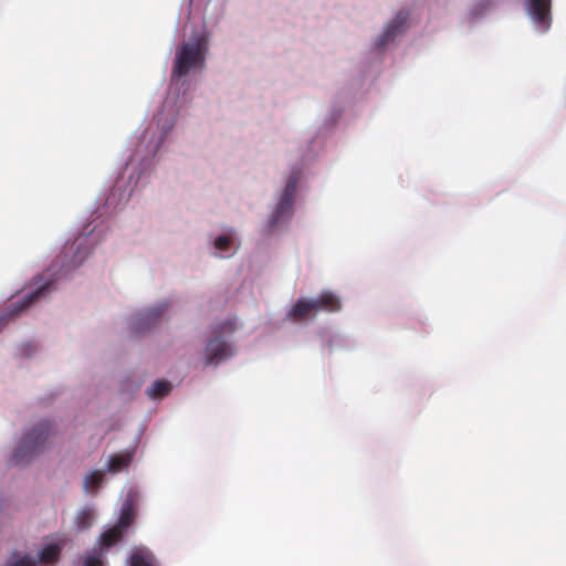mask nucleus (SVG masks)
I'll return each mask as SVG.
<instances>
[{
	"label": "nucleus",
	"instance_id": "ddd939ff",
	"mask_svg": "<svg viewBox=\"0 0 566 566\" xmlns=\"http://www.w3.org/2000/svg\"><path fill=\"white\" fill-rule=\"evenodd\" d=\"M129 566H156L155 556L148 549H138L129 556Z\"/></svg>",
	"mask_w": 566,
	"mask_h": 566
},
{
	"label": "nucleus",
	"instance_id": "4468645a",
	"mask_svg": "<svg viewBox=\"0 0 566 566\" xmlns=\"http://www.w3.org/2000/svg\"><path fill=\"white\" fill-rule=\"evenodd\" d=\"M132 461L130 453L115 454L111 457L107 463V471L111 473H117L128 468Z\"/></svg>",
	"mask_w": 566,
	"mask_h": 566
},
{
	"label": "nucleus",
	"instance_id": "f8f14e48",
	"mask_svg": "<svg viewBox=\"0 0 566 566\" xmlns=\"http://www.w3.org/2000/svg\"><path fill=\"white\" fill-rule=\"evenodd\" d=\"M65 538H60L57 542L50 543L43 546L39 552V560L44 564H53L60 559L61 552L65 546Z\"/></svg>",
	"mask_w": 566,
	"mask_h": 566
},
{
	"label": "nucleus",
	"instance_id": "9d476101",
	"mask_svg": "<svg viewBox=\"0 0 566 566\" xmlns=\"http://www.w3.org/2000/svg\"><path fill=\"white\" fill-rule=\"evenodd\" d=\"M551 0H528V13L534 22L548 29L551 24Z\"/></svg>",
	"mask_w": 566,
	"mask_h": 566
},
{
	"label": "nucleus",
	"instance_id": "9b49d317",
	"mask_svg": "<svg viewBox=\"0 0 566 566\" xmlns=\"http://www.w3.org/2000/svg\"><path fill=\"white\" fill-rule=\"evenodd\" d=\"M407 17L408 15L405 12H399L396 15V18L388 24L385 32L380 36V39L377 43L378 48L382 49L388 43H390L397 36V34H399L401 32V28H402L403 23L406 22Z\"/></svg>",
	"mask_w": 566,
	"mask_h": 566
},
{
	"label": "nucleus",
	"instance_id": "f257e3e1",
	"mask_svg": "<svg viewBox=\"0 0 566 566\" xmlns=\"http://www.w3.org/2000/svg\"><path fill=\"white\" fill-rule=\"evenodd\" d=\"M136 520V510L130 501L123 503L119 517L114 526L103 532L98 538L99 548L85 557L83 566H104L103 549L120 542Z\"/></svg>",
	"mask_w": 566,
	"mask_h": 566
},
{
	"label": "nucleus",
	"instance_id": "20e7f679",
	"mask_svg": "<svg viewBox=\"0 0 566 566\" xmlns=\"http://www.w3.org/2000/svg\"><path fill=\"white\" fill-rule=\"evenodd\" d=\"M235 324L228 319L213 329V336L206 347V365H218L220 361L231 357L233 349L231 345L222 339V333H233Z\"/></svg>",
	"mask_w": 566,
	"mask_h": 566
},
{
	"label": "nucleus",
	"instance_id": "2eb2a0df",
	"mask_svg": "<svg viewBox=\"0 0 566 566\" xmlns=\"http://www.w3.org/2000/svg\"><path fill=\"white\" fill-rule=\"evenodd\" d=\"M171 390V384L167 380H156L148 389L147 395L151 399L166 397Z\"/></svg>",
	"mask_w": 566,
	"mask_h": 566
},
{
	"label": "nucleus",
	"instance_id": "dca6fc26",
	"mask_svg": "<svg viewBox=\"0 0 566 566\" xmlns=\"http://www.w3.org/2000/svg\"><path fill=\"white\" fill-rule=\"evenodd\" d=\"M103 481L104 473L102 471H91L84 478L83 488L85 491L96 490L102 485Z\"/></svg>",
	"mask_w": 566,
	"mask_h": 566
},
{
	"label": "nucleus",
	"instance_id": "0eeeda50",
	"mask_svg": "<svg viewBox=\"0 0 566 566\" xmlns=\"http://www.w3.org/2000/svg\"><path fill=\"white\" fill-rule=\"evenodd\" d=\"M87 242L88 234H80L78 237H76L73 243L69 248H65L63 258L66 259L67 254L72 253L70 261L65 263L62 260L61 266L65 268L66 270L80 266L92 251V248L88 247Z\"/></svg>",
	"mask_w": 566,
	"mask_h": 566
},
{
	"label": "nucleus",
	"instance_id": "f3484780",
	"mask_svg": "<svg viewBox=\"0 0 566 566\" xmlns=\"http://www.w3.org/2000/svg\"><path fill=\"white\" fill-rule=\"evenodd\" d=\"M93 513L91 510H83L76 516V525L80 530L88 528L92 525Z\"/></svg>",
	"mask_w": 566,
	"mask_h": 566
},
{
	"label": "nucleus",
	"instance_id": "39448f33",
	"mask_svg": "<svg viewBox=\"0 0 566 566\" xmlns=\"http://www.w3.org/2000/svg\"><path fill=\"white\" fill-rule=\"evenodd\" d=\"M301 178L300 170H293L285 184L283 193L269 219V228L272 229L281 222L287 221L293 214V203L297 184Z\"/></svg>",
	"mask_w": 566,
	"mask_h": 566
},
{
	"label": "nucleus",
	"instance_id": "6ab92c4d",
	"mask_svg": "<svg viewBox=\"0 0 566 566\" xmlns=\"http://www.w3.org/2000/svg\"><path fill=\"white\" fill-rule=\"evenodd\" d=\"M8 566H36L35 560L30 556H21L17 560L9 563Z\"/></svg>",
	"mask_w": 566,
	"mask_h": 566
},
{
	"label": "nucleus",
	"instance_id": "1a4fd4ad",
	"mask_svg": "<svg viewBox=\"0 0 566 566\" xmlns=\"http://www.w3.org/2000/svg\"><path fill=\"white\" fill-rule=\"evenodd\" d=\"M166 310L165 305L148 308L139 313L134 323V331L136 333L147 332L154 327L160 319Z\"/></svg>",
	"mask_w": 566,
	"mask_h": 566
},
{
	"label": "nucleus",
	"instance_id": "a211bd4d",
	"mask_svg": "<svg viewBox=\"0 0 566 566\" xmlns=\"http://www.w3.org/2000/svg\"><path fill=\"white\" fill-rule=\"evenodd\" d=\"M232 243V239L229 235H219L213 241V247L220 252H227Z\"/></svg>",
	"mask_w": 566,
	"mask_h": 566
},
{
	"label": "nucleus",
	"instance_id": "423d86ee",
	"mask_svg": "<svg viewBox=\"0 0 566 566\" xmlns=\"http://www.w3.org/2000/svg\"><path fill=\"white\" fill-rule=\"evenodd\" d=\"M205 56L201 49V41L195 43H182L176 53L172 77H182L198 63H203Z\"/></svg>",
	"mask_w": 566,
	"mask_h": 566
},
{
	"label": "nucleus",
	"instance_id": "7ed1b4c3",
	"mask_svg": "<svg viewBox=\"0 0 566 566\" xmlns=\"http://www.w3.org/2000/svg\"><path fill=\"white\" fill-rule=\"evenodd\" d=\"M342 307L339 298L332 292H323L316 298H298L287 313L293 321H303L319 311L337 312Z\"/></svg>",
	"mask_w": 566,
	"mask_h": 566
},
{
	"label": "nucleus",
	"instance_id": "6e6552de",
	"mask_svg": "<svg viewBox=\"0 0 566 566\" xmlns=\"http://www.w3.org/2000/svg\"><path fill=\"white\" fill-rule=\"evenodd\" d=\"M177 115L178 111L176 108V105L169 101H165L161 108L154 118L156 127L161 133L159 142H161L166 137V135L174 128Z\"/></svg>",
	"mask_w": 566,
	"mask_h": 566
},
{
	"label": "nucleus",
	"instance_id": "f03ea898",
	"mask_svg": "<svg viewBox=\"0 0 566 566\" xmlns=\"http://www.w3.org/2000/svg\"><path fill=\"white\" fill-rule=\"evenodd\" d=\"M52 434V423L48 420L40 421L30 431L25 433L20 444L17 447L12 463L15 465H24L30 463L38 454H40L49 437Z\"/></svg>",
	"mask_w": 566,
	"mask_h": 566
}]
</instances>
